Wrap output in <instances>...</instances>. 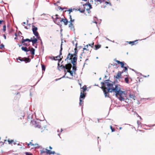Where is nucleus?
Here are the masks:
<instances>
[{
    "label": "nucleus",
    "mask_w": 155,
    "mask_h": 155,
    "mask_svg": "<svg viewBox=\"0 0 155 155\" xmlns=\"http://www.w3.org/2000/svg\"><path fill=\"white\" fill-rule=\"evenodd\" d=\"M88 45L91 46V47H93V46L94 45V43H93L90 44H89Z\"/></svg>",
    "instance_id": "obj_48"
},
{
    "label": "nucleus",
    "mask_w": 155,
    "mask_h": 155,
    "mask_svg": "<svg viewBox=\"0 0 155 155\" xmlns=\"http://www.w3.org/2000/svg\"><path fill=\"white\" fill-rule=\"evenodd\" d=\"M60 7V9H61V10H63V9L61 7Z\"/></svg>",
    "instance_id": "obj_63"
},
{
    "label": "nucleus",
    "mask_w": 155,
    "mask_h": 155,
    "mask_svg": "<svg viewBox=\"0 0 155 155\" xmlns=\"http://www.w3.org/2000/svg\"><path fill=\"white\" fill-rule=\"evenodd\" d=\"M137 124L138 125V127H139L140 126L142 127V125L141 124V123L138 120L137 121Z\"/></svg>",
    "instance_id": "obj_28"
},
{
    "label": "nucleus",
    "mask_w": 155,
    "mask_h": 155,
    "mask_svg": "<svg viewBox=\"0 0 155 155\" xmlns=\"http://www.w3.org/2000/svg\"><path fill=\"white\" fill-rule=\"evenodd\" d=\"M81 88L83 90V92L85 91L87 89V87L85 85H84L82 88Z\"/></svg>",
    "instance_id": "obj_32"
},
{
    "label": "nucleus",
    "mask_w": 155,
    "mask_h": 155,
    "mask_svg": "<svg viewBox=\"0 0 155 155\" xmlns=\"http://www.w3.org/2000/svg\"><path fill=\"white\" fill-rule=\"evenodd\" d=\"M69 27L71 29V30L73 31H74L75 29L74 26L73 25L72 23L70 22L69 25Z\"/></svg>",
    "instance_id": "obj_12"
},
{
    "label": "nucleus",
    "mask_w": 155,
    "mask_h": 155,
    "mask_svg": "<svg viewBox=\"0 0 155 155\" xmlns=\"http://www.w3.org/2000/svg\"><path fill=\"white\" fill-rule=\"evenodd\" d=\"M85 97V94L83 93V92H82V91H81L80 96V102H79V105L80 106H82V107L83 105V101L81 99L82 98L84 99Z\"/></svg>",
    "instance_id": "obj_4"
},
{
    "label": "nucleus",
    "mask_w": 155,
    "mask_h": 155,
    "mask_svg": "<svg viewBox=\"0 0 155 155\" xmlns=\"http://www.w3.org/2000/svg\"><path fill=\"white\" fill-rule=\"evenodd\" d=\"M88 45H87L86 46H85V47H86V48H87L88 47Z\"/></svg>",
    "instance_id": "obj_59"
},
{
    "label": "nucleus",
    "mask_w": 155,
    "mask_h": 155,
    "mask_svg": "<svg viewBox=\"0 0 155 155\" xmlns=\"http://www.w3.org/2000/svg\"><path fill=\"white\" fill-rule=\"evenodd\" d=\"M16 60L18 62V60H19L21 61H25L26 63L29 62L31 61V59L29 58L26 57L22 58L19 57L17 58Z\"/></svg>",
    "instance_id": "obj_3"
},
{
    "label": "nucleus",
    "mask_w": 155,
    "mask_h": 155,
    "mask_svg": "<svg viewBox=\"0 0 155 155\" xmlns=\"http://www.w3.org/2000/svg\"><path fill=\"white\" fill-rule=\"evenodd\" d=\"M87 5L89 7V8H90V9H91V8H92L91 5L89 2H88V4H87Z\"/></svg>",
    "instance_id": "obj_47"
},
{
    "label": "nucleus",
    "mask_w": 155,
    "mask_h": 155,
    "mask_svg": "<svg viewBox=\"0 0 155 155\" xmlns=\"http://www.w3.org/2000/svg\"><path fill=\"white\" fill-rule=\"evenodd\" d=\"M50 58L51 59H52H52H53V60H58V59H55V58L54 57V56H52V57H51Z\"/></svg>",
    "instance_id": "obj_46"
},
{
    "label": "nucleus",
    "mask_w": 155,
    "mask_h": 155,
    "mask_svg": "<svg viewBox=\"0 0 155 155\" xmlns=\"http://www.w3.org/2000/svg\"><path fill=\"white\" fill-rule=\"evenodd\" d=\"M22 45L25 46H28L29 45H28L27 43H25V42H24V43H22Z\"/></svg>",
    "instance_id": "obj_37"
},
{
    "label": "nucleus",
    "mask_w": 155,
    "mask_h": 155,
    "mask_svg": "<svg viewBox=\"0 0 155 155\" xmlns=\"http://www.w3.org/2000/svg\"><path fill=\"white\" fill-rule=\"evenodd\" d=\"M74 10V9H73V10ZM73 10L72 8L69 9L68 10V11H69V14H70L71 12H72Z\"/></svg>",
    "instance_id": "obj_43"
},
{
    "label": "nucleus",
    "mask_w": 155,
    "mask_h": 155,
    "mask_svg": "<svg viewBox=\"0 0 155 155\" xmlns=\"http://www.w3.org/2000/svg\"><path fill=\"white\" fill-rule=\"evenodd\" d=\"M125 82L127 83H129V79L128 78H125Z\"/></svg>",
    "instance_id": "obj_33"
},
{
    "label": "nucleus",
    "mask_w": 155,
    "mask_h": 155,
    "mask_svg": "<svg viewBox=\"0 0 155 155\" xmlns=\"http://www.w3.org/2000/svg\"><path fill=\"white\" fill-rule=\"evenodd\" d=\"M73 56V54H71L70 53H69L66 58L65 60V61H66L67 60L69 59V60L71 59L72 58Z\"/></svg>",
    "instance_id": "obj_11"
},
{
    "label": "nucleus",
    "mask_w": 155,
    "mask_h": 155,
    "mask_svg": "<svg viewBox=\"0 0 155 155\" xmlns=\"http://www.w3.org/2000/svg\"><path fill=\"white\" fill-rule=\"evenodd\" d=\"M3 21L2 20H0V24H1Z\"/></svg>",
    "instance_id": "obj_56"
},
{
    "label": "nucleus",
    "mask_w": 155,
    "mask_h": 155,
    "mask_svg": "<svg viewBox=\"0 0 155 155\" xmlns=\"http://www.w3.org/2000/svg\"><path fill=\"white\" fill-rule=\"evenodd\" d=\"M122 73V72H121V71H118V73L116 76V79H119V78L121 76V74Z\"/></svg>",
    "instance_id": "obj_17"
},
{
    "label": "nucleus",
    "mask_w": 155,
    "mask_h": 155,
    "mask_svg": "<svg viewBox=\"0 0 155 155\" xmlns=\"http://www.w3.org/2000/svg\"><path fill=\"white\" fill-rule=\"evenodd\" d=\"M67 72H68V73H70V74L71 76H73V73L72 71H69V70H67Z\"/></svg>",
    "instance_id": "obj_30"
},
{
    "label": "nucleus",
    "mask_w": 155,
    "mask_h": 155,
    "mask_svg": "<svg viewBox=\"0 0 155 155\" xmlns=\"http://www.w3.org/2000/svg\"><path fill=\"white\" fill-rule=\"evenodd\" d=\"M129 97L131 100L132 99L134 100H135L136 97L134 94L133 93H130L129 94Z\"/></svg>",
    "instance_id": "obj_7"
},
{
    "label": "nucleus",
    "mask_w": 155,
    "mask_h": 155,
    "mask_svg": "<svg viewBox=\"0 0 155 155\" xmlns=\"http://www.w3.org/2000/svg\"><path fill=\"white\" fill-rule=\"evenodd\" d=\"M129 44H130L131 43V41H129L128 42Z\"/></svg>",
    "instance_id": "obj_64"
},
{
    "label": "nucleus",
    "mask_w": 155,
    "mask_h": 155,
    "mask_svg": "<svg viewBox=\"0 0 155 155\" xmlns=\"http://www.w3.org/2000/svg\"><path fill=\"white\" fill-rule=\"evenodd\" d=\"M21 48L23 51H24L26 52H27L29 51V50H28V49L26 47H22Z\"/></svg>",
    "instance_id": "obj_19"
},
{
    "label": "nucleus",
    "mask_w": 155,
    "mask_h": 155,
    "mask_svg": "<svg viewBox=\"0 0 155 155\" xmlns=\"http://www.w3.org/2000/svg\"><path fill=\"white\" fill-rule=\"evenodd\" d=\"M46 150V152L47 154H49L50 155L51 154H54L55 153L54 151H52L50 150H48V149H45Z\"/></svg>",
    "instance_id": "obj_10"
},
{
    "label": "nucleus",
    "mask_w": 155,
    "mask_h": 155,
    "mask_svg": "<svg viewBox=\"0 0 155 155\" xmlns=\"http://www.w3.org/2000/svg\"><path fill=\"white\" fill-rule=\"evenodd\" d=\"M97 20H98L97 18V17H94L93 20L92 21V22L93 23H95L96 24L97 26Z\"/></svg>",
    "instance_id": "obj_18"
},
{
    "label": "nucleus",
    "mask_w": 155,
    "mask_h": 155,
    "mask_svg": "<svg viewBox=\"0 0 155 155\" xmlns=\"http://www.w3.org/2000/svg\"><path fill=\"white\" fill-rule=\"evenodd\" d=\"M49 148V149H51H51H52V147H51V146H50Z\"/></svg>",
    "instance_id": "obj_62"
},
{
    "label": "nucleus",
    "mask_w": 155,
    "mask_h": 155,
    "mask_svg": "<svg viewBox=\"0 0 155 155\" xmlns=\"http://www.w3.org/2000/svg\"><path fill=\"white\" fill-rule=\"evenodd\" d=\"M65 66L66 67V69H67V70L69 71L72 67V65L71 64H66L65 65Z\"/></svg>",
    "instance_id": "obj_14"
},
{
    "label": "nucleus",
    "mask_w": 155,
    "mask_h": 155,
    "mask_svg": "<svg viewBox=\"0 0 155 155\" xmlns=\"http://www.w3.org/2000/svg\"><path fill=\"white\" fill-rule=\"evenodd\" d=\"M61 21H62L64 23V24L65 25H67L68 24V21L67 19L62 18L61 19Z\"/></svg>",
    "instance_id": "obj_16"
},
{
    "label": "nucleus",
    "mask_w": 155,
    "mask_h": 155,
    "mask_svg": "<svg viewBox=\"0 0 155 155\" xmlns=\"http://www.w3.org/2000/svg\"><path fill=\"white\" fill-rule=\"evenodd\" d=\"M55 16L56 17H59V15H57V14Z\"/></svg>",
    "instance_id": "obj_60"
},
{
    "label": "nucleus",
    "mask_w": 155,
    "mask_h": 155,
    "mask_svg": "<svg viewBox=\"0 0 155 155\" xmlns=\"http://www.w3.org/2000/svg\"><path fill=\"white\" fill-rule=\"evenodd\" d=\"M104 2L105 3V4H106V5L108 4H109V5H111V3H110L109 2H107V1H105V2Z\"/></svg>",
    "instance_id": "obj_42"
},
{
    "label": "nucleus",
    "mask_w": 155,
    "mask_h": 155,
    "mask_svg": "<svg viewBox=\"0 0 155 155\" xmlns=\"http://www.w3.org/2000/svg\"><path fill=\"white\" fill-rule=\"evenodd\" d=\"M42 70V71H45V66L44 65H41Z\"/></svg>",
    "instance_id": "obj_29"
},
{
    "label": "nucleus",
    "mask_w": 155,
    "mask_h": 155,
    "mask_svg": "<svg viewBox=\"0 0 155 155\" xmlns=\"http://www.w3.org/2000/svg\"><path fill=\"white\" fill-rule=\"evenodd\" d=\"M29 51H31V54L32 55L35 54V49L33 48H32L31 50H29Z\"/></svg>",
    "instance_id": "obj_20"
},
{
    "label": "nucleus",
    "mask_w": 155,
    "mask_h": 155,
    "mask_svg": "<svg viewBox=\"0 0 155 155\" xmlns=\"http://www.w3.org/2000/svg\"><path fill=\"white\" fill-rule=\"evenodd\" d=\"M109 81V80H106L104 81L105 82H102L101 83L102 84L101 88L103 91L105 97H109L108 93L114 92L115 93L116 97L118 95L120 96L119 99L120 101H124L125 99L122 95L123 94H125V92L121 90L119 85H115V87H114V84L108 82Z\"/></svg>",
    "instance_id": "obj_1"
},
{
    "label": "nucleus",
    "mask_w": 155,
    "mask_h": 155,
    "mask_svg": "<svg viewBox=\"0 0 155 155\" xmlns=\"http://www.w3.org/2000/svg\"><path fill=\"white\" fill-rule=\"evenodd\" d=\"M30 145H32L33 146H34V145L33 144L32 142H30L29 143H28L27 145L28 146Z\"/></svg>",
    "instance_id": "obj_40"
},
{
    "label": "nucleus",
    "mask_w": 155,
    "mask_h": 155,
    "mask_svg": "<svg viewBox=\"0 0 155 155\" xmlns=\"http://www.w3.org/2000/svg\"><path fill=\"white\" fill-rule=\"evenodd\" d=\"M154 126V125H149V127H151V126Z\"/></svg>",
    "instance_id": "obj_61"
},
{
    "label": "nucleus",
    "mask_w": 155,
    "mask_h": 155,
    "mask_svg": "<svg viewBox=\"0 0 155 155\" xmlns=\"http://www.w3.org/2000/svg\"><path fill=\"white\" fill-rule=\"evenodd\" d=\"M33 33L34 34V35L36 37L38 36H39V34L38 32V31L35 32H33Z\"/></svg>",
    "instance_id": "obj_31"
},
{
    "label": "nucleus",
    "mask_w": 155,
    "mask_h": 155,
    "mask_svg": "<svg viewBox=\"0 0 155 155\" xmlns=\"http://www.w3.org/2000/svg\"><path fill=\"white\" fill-rule=\"evenodd\" d=\"M45 151L43 150H40V154H42L43 153H45Z\"/></svg>",
    "instance_id": "obj_41"
},
{
    "label": "nucleus",
    "mask_w": 155,
    "mask_h": 155,
    "mask_svg": "<svg viewBox=\"0 0 155 155\" xmlns=\"http://www.w3.org/2000/svg\"><path fill=\"white\" fill-rule=\"evenodd\" d=\"M61 59H62L61 58H60V59H58V70L60 71H61V69L59 68V67L61 65H60L59 62L61 60Z\"/></svg>",
    "instance_id": "obj_21"
},
{
    "label": "nucleus",
    "mask_w": 155,
    "mask_h": 155,
    "mask_svg": "<svg viewBox=\"0 0 155 155\" xmlns=\"http://www.w3.org/2000/svg\"><path fill=\"white\" fill-rule=\"evenodd\" d=\"M66 69H64V72H65H65H66V73L67 72V70L66 71Z\"/></svg>",
    "instance_id": "obj_57"
},
{
    "label": "nucleus",
    "mask_w": 155,
    "mask_h": 155,
    "mask_svg": "<svg viewBox=\"0 0 155 155\" xmlns=\"http://www.w3.org/2000/svg\"><path fill=\"white\" fill-rule=\"evenodd\" d=\"M116 62L118 64H120L121 65V67L122 68H124L125 67L124 66V62H121L117 60Z\"/></svg>",
    "instance_id": "obj_13"
},
{
    "label": "nucleus",
    "mask_w": 155,
    "mask_h": 155,
    "mask_svg": "<svg viewBox=\"0 0 155 155\" xmlns=\"http://www.w3.org/2000/svg\"><path fill=\"white\" fill-rule=\"evenodd\" d=\"M77 60V56H74L73 58V60L71 61V63L73 64V65H74V63H76Z\"/></svg>",
    "instance_id": "obj_8"
},
{
    "label": "nucleus",
    "mask_w": 155,
    "mask_h": 155,
    "mask_svg": "<svg viewBox=\"0 0 155 155\" xmlns=\"http://www.w3.org/2000/svg\"><path fill=\"white\" fill-rule=\"evenodd\" d=\"M106 38V39L107 40H108V41H111V40H110L108 38Z\"/></svg>",
    "instance_id": "obj_55"
},
{
    "label": "nucleus",
    "mask_w": 155,
    "mask_h": 155,
    "mask_svg": "<svg viewBox=\"0 0 155 155\" xmlns=\"http://www.w3.org/2000/svg\"><path fill=\"white\" fill-rule=\"evenodd\" d=\"M3 37H4V38L5 39H6V35H5V34H4L3 35Z\"/></svg>",
    "instance_id": "obj_53"
},
{
    "label": "nucleus",
    "mask_w": 155,
    "mask_h": 155,
    "mask_svg": "<svg viewBox=\"0 0 155 155\" xmlns=\"http://www.w3.org/2000/svg\"><path fill=\"white\" fill-rule=\"evenodd\" d=\"M77 45H78V43H77L75 44V47L74 49V50L75 51L74 53V54H73V56H77V54L78 52V51H77Z\"/></svg>",
    "instance_id": "obj_9"
},
{
    "label": "nucleus",
    "mask_w": 155,
    "mask_h": 155,
    "mask_svg": "<svg viewBox=\"0 0 155 155\" xmlns=\"http://www.w3.org/2000/svg\"><path fill=\"white\" fill-rule=\"evenodd\" d=\"M62 41L61 42V47H60V53H59V55H58L57 56H56L55 57V58H60L61 57V56L62 55V50H63V48H62Z\"/></svg>",
    "instance_id": "obj_6"
},
{
    "label": "nucleus",
    "mask_w": 155,
    "mask_h": 155,
    "mask_svg": "<svg viewBox=\"0 0 155 155\" xmlns=\"http://www.w3.org/2000/svg\"><path fill=\"white\" fill-rule=\"evenodd\" d=\"M36 37L37 39H38L39 40L41 41H41H42L39 35L38 36H37Z\"/></svg>",
    "instance_id": "obj_45"
},
{
    "label": "nucleus",
    "mask_w": 155,
    "mask_h": 155,
    "mask_svg": "<svg viewBox=\"0 0 155 155\" xmlns=\"http://www.w3.org/2000/svg\"><path fill=\"white\" fill-rule=\"evenodd\" d=\"M0 48L1 49H3L4 48V45L3 44H2Z\"/></svg>",
    "instance_id": "obj_36"
},
{
    "label": "nucleus",
    "mask_w": 155,
    "mask_h": 155,
    "mask_svg": "<svg viewBox=\"0 0 155 155\" xmlns=\"http://www.w3.org/2000/svg\"><path fill=\"white\" fill-rule=\"evenodd\" d=\"M74 21V19H71V20H70V22L72 23V22H73Z\"/></svg>",
    "instance_id": "obj_50"
},
{
    "label": "nucleus",
    "mask_w": 155,
    "mask_h": 155,
    "mask_svg": "<svg viewBox=\"0 0 155 155\" xmlns=\"http://www.w3.org/2000/svg\"><path fill=\"white\" fill-rule=\"evenodd\" d=\"M6 26L5 25H4L3 26V30L4 31H6Z\"/></svg>",
    "instance_id": "obj_44"
},
{
    "label": "nucleus",
    "mask_w": 155,
    "mask_h": 155,
    "mask_svg": "<svg viewBox=\"0 0 155 155\" xmlns=\"http://www.w3.org/2000/svg\"><path fill=\"white\" fill-rule=\"evenodd\" d=\"M83 49V50H86L87 51H88V50H87V48H86V47H85V48H84Z\"/></svg>",
    "instance_id": "obj_51"
},
{
    "label": "nucleus",
    "mask_w": 155,
    "mask_h": 155,
    "mask_svg": "<svg viewBox=\"0 0 155 155\" xmlns=\"http://www.w3.org/2000/svg\"><path fill=\"white\" fill-rule=\"evenodd\" d=\"M26 24V22H23V23L22 24V25H23V26H25V25Z\"/></svg>",
    "instance_id": "obj_54"
},
{
    "label": "nucleus",
    "mask_w": 155,
    "mask_h": 155,
    "mask_svg": "<svg viewBox=\"0 0 155 155\" xmlns=\"http://www.w3.org/2000/svg\"><path fill=\"white\" fill-rule=\"evenodd\" d=\"M66 72H65L64 75L61 78L58 79H57L56 80L57 81V80H60L61 78H64L65 77V76L66 75ZM66 78H69L70 79H72V78H71L69 77H68V76L66 77Z\"/></svg>",
    "instance_id": "obj_23"
},
{
    "label": "nucleus",
    "mask_w": 155,
    "mask_h": 155,
    "mask_svg": "<svg viewBox=\"0 0 155 155\" xmlns=\"http://www.w3.org/2000/svg\"><path fill=\"white\" fill-rule=\"evenodd\" d=\"M25 154L26 155H33L32 153L28 152H26Z\"/></svg>",
    "instance_id": "obj_38"
},
{
    "label": "nucleus",
    "mask_w": 155,
    "mask_h": 155,
    "mask_svg": "<svg viewBox=\"0 0 155 155\" xmlns=\"http://www.w3.org/2000/svg\"><path fill=\"white\" fill-rule=\"evenodd\" d=\"M124 70H123L122 72H122V73L124 72H126V71H127V67H125L124 68Z\"/></svg>",
    "instance_id": "obj_35"
},
{
    "label": "nucleus",
    "mask_w": 155,
    "mask_h": 155,
    "mask_svg": "<svg viewBox=\"0 0 155 155\" xmlns=\"http://www.w3.org/2000/svg\"><path fill=\"white\" fill-rule=\"evenodd\" d=\"M76 65L75 63H74V65H73V70L74 71H75L76 70L77 68Z\"/></svg>",
    "instance_id": "obj_27"
},
{
    "label": "nucleus",
    "mask_w": 155,
    "mask_h": 155,
    "mask_svg": "<svg viewBox=\"0 0 155 155\" xmlns=\"http://www.w3.org/2000/svg\"><path fill=\"white\" fill-rule=\"evenodd\" d=\"M38 30V28L37 27H35L33 25L32 26V30L33 32H35L37 31V30Z\"/></svg>",
    "instance_id": "obj_22"
},
{
    "label": "nucleus",
    "mask_w": 155,
    "mask_h": 155,
    "mask_svg": "<svg viewBox=\"0 0 155 155\" xmlns=\"http://www.w3.org/2000/svg\"><path fill=\"white\" fill-rule=\"evenodd\" d=\"M108 1V0H107ZM95 2H99L100 3L102 2H105V0H94Z\"/></svg>",
    "instance_id": "obj_25"
},
{
    "label": "nucleus",
    "mask_w": 155,
    "mask_h": 155,
    "mask_svg": "<svg viewBox=\"0 0 155 155\" xmlns=\"http://www.w3.org/2000/svg\"><path fill=\"white\" fill-rule=\"evenodd\" d=\"M41 48L42 49L43 51H44V46L43 45L42 42V41L41 42Z\"/></svg>",
    "instance_id": "obj_34"
},
{
    "label": "nucleus",
    "mask_w": 155,
    "mask_h": 155,
    "mask_svg": "<svg viewBox=\"0 0 155 155\" xmlns=\"http://www.w3.org/2000/svg\"><path fill=\"white\" fill-rule=\"evenodd\" d=\"M81 13H84L85 11V10H83L81 11H80V9L79 10Z\"/></svg>",
    "instance_id": "obj_49"
},
{
    "label": "nucleus",
    "mask_w": 155,
    "mask_h": 155,
    "mask_svg": "<svg viewBox=\"0 0 155 155\" xmlns=\"http://www.w3.org/2000/svg\"><path fill=\"white\" fill-rule=\"evenodd\" d=\"M62 19L60 17H56L55 20H54V22L57 25L61 26V25L60 24L61 22H62L61 21Z\"/></svg>",
    "instance_id": "obj_5"
},
{
    "label": "nucleus",
    "mask_w": 155,
    "mask_h": 155,
    "mask_svg": "<svg viewBox=\"0 0 155 155\" xmlns=\"http://www.w3.org/2000/svg\"><path fill=\"white\" fill-rule=\"evenodd\" d=\"M8 142L9 144H13L14 145H15L16 144V143L13 140H10L9 139H8Z\"/></svg>",
    "instance_id": "obj_15"
},
{
    "label": "nucleus",
    "mask_w": 155,
    "mask_h": 155,
    "mask_svg": "<svg viewBox=\"0 0 155 155\" xmlns=\"http://www.w3.org/2000/svg\"><path fill=\"white\" fill-rule=\"evenodd\" d=\"M27 41L29 42H32V45L34 46V44H35L37 42V38H35V36L33 37V39H32V38H31L30 39L28 38L24 39L23 38L21 40V43H23L24 42Z\"/></svg>",
    "instance_id": "obj_2"
},
{
    "label": "nucleus",
    "mask_w": 155,
    "mask_h": 155,
    "mask_svg": "<svg viewBox=\"0 0 155 155\" xmlns=\"http://www.w3.org/2000/svg\"><path fill=\"white\" fill-rule=\"evenodd\" d=\"M69 18L70 19V20L72 19L71 18V16L70 15H69Z\"/></svg>",
    "instance_id": "obj_58"
},
{
    "label": "nucleus",
    "mask_w": 155,
    "mask_h": 155,
    "mask_svg": "<svg viewBox=\"0 0 155 155\" xmlns=\"http://www.w3.org/2000/svg\"><path fill=\"white\" fill-rule=\"evenodd\" d=\"M136 41H131V43L132 44V45H134V42Z\"/></svg>",
    "instance_id": "obj_52"
},
{
    "label": "nucleus",
    "mask_w": 155,
    "mask_h": 155,
    "mask_svg": "<svg viewBox=\"0 0 155 155\" xmlns=\"http://www.w3.org/2000/svg\"><path fill=\"white\" fill-rule=\"evenodd\" d=\"M59 68L61 69V71L63 69H66V67L64 66L63 65H61L60 66Z\"/></svg>",
    "instance_id": "obj_24"
},
{
    "label": "nucleus",
    "mask_w": 155,
    "mask_h": 155,
    "mask_svg": "<svg viewBox=\"0 0 155 155\" xmlns=\"http://www.w3.org/2000/svg\"><path fill=\"white\" fill-rule=\"evenodd\" d=\"M101 47V45H97L95 46L94 49L97 50Z\"/></svg>",
    "instance_id": "obj_26"
},
{
    "label": "nucleus",
    "mask_w": 155,
    "mask_h": 155,
    "mask_svg": "<svg viewBox=\"0 0 155 155\" xmlns=\"http://www.w3.org/2000/svg\"><path fill=\"white\" fill-rule=\"evenodd\" d=\"M110 129H111V130H112V132H114L115 131V129L114 128H113L111 126H110Z\"/></svg>",
    "instance_id": "obj_39"
}]
</instances>
